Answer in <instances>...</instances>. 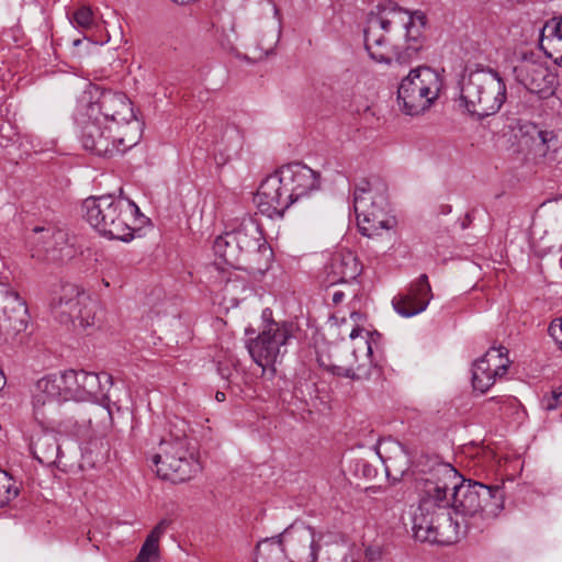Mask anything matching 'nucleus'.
Wrapping results in <instances>:
<instances>
[{
    "mask_svg": "<svg viewBox=\"0 0 562 562\" xmlns=\"http://www.w3.org/2000/svg\"><path fill=\"white\" fill-rule=\"evenodd\" d=\"M503 498L501 486L470 480L465 483L451 464L438 463L423 480L419 504L413 514L414 537L422 542L451 544L458 540L461 525L452 513L462 518L493 514Z\"/></svg>",
    "mask_w": 562,
    "mask_h": 562,
    "instance_id": "1",
    "label": "nucleus"
},
{
    "mask_svg": "<svg viewBox=\"0 0 562 562\" xmlns=\"http://www.w3.org/2000/svg\"><path fill=\"white\" fill-rule=\"evenodd\" d=\"M82 210L87 222L100 235L122 241L134 238L133 225L139 217L140 210L122 193L90 196L83 201Z\"/></svg>",
    "mask_w": 562,
    "mask_h": 562,
    "instance_id": "2",
    "label": "nucleus"
},
{
    "mask_svg": "<svg viewBox=\"0 0 562 562\" xmlns=\"http://www.w3.org/2000/svg\"><path fill=\"white\" fill-rule=\"evenodd\" d=\"M75 122L79 128L82 147L100 157L110 158L117 154H124L137 145L140 139L139 124H133L128 132H115L113 135L115 127L78 105L75 112Z\"/></svg>",
    "mask_w": 562,
    "mask_h": 562,
    "instance_id": "3",
    "label": "nucleus"
},
{
    "mask_svg": "<svg viewBox=\"0 0 562 562\" xmlns=\"http://www.w3.org/2000/svg\"><path fill=\"white\" fill-rule=\"evenodd\" d=\"M318 550L314 529L294 522L280 536L260 541L255 562H316Z\"/></svg>",
    "mask_w": 562,
    "mask_h": 562,
    "instance_id": "4",
    "label": "nucleus"
},
{
    "mask_svg": "<svg viewBox=\"0 0 562 562\" xmlns=\"http://www.w3.org/2000/svg\"><path fill=\"white\" fill-rule=\"evenodd\" d=\"M411 24L412 19L403 25L406 29L407 46L400 50L392 42V21L384 15L371 13L363 31L364 47L370 58L380 64H390L393 57L400 64L408 63L423 47L419 31L412 35Z\"/></svg>",
    "mask_w": 562,
    "mask_h": 562,
    "instance_id": "5",
    "label": "nucleus"
},
{
    "mask_svg": "<svg viewBox=\"0 0 562 562\" xmlns=\"http://www.w3.org/2000/svg\"><path fill=\"white\" fill-rule=\"evenodd\" d=\"M506 98V83L492 68L472 71L463 79L460 100L467 111L480 120L496 114Z\"/></svg>",
    "mask_w": 562,
    "mask_h": 562,
    "instance_id": "6",
    "label": "nucleus"
},
{
    "mask_svg": "<svg viewBox=\"0 0 562 562\" xmlns=\"http://www.w3.org/2000/svg\"><path fill=\"white\" fill-rule=\"evenodd\" d=\"M293 337L294 324L289 321H274L272 310L266 307L261 312L260 331L247 342V349L251 359L263 371L269 370L273 375L276 366L282 362Z\"/></svg>",
    "mask_w": 562,
    "mask_h": 562,
    "instance_id": "7",
    "label": "nucleus"
},
{
    "mask_svg": "<svg viewBox=\"0 0 562 562\" xmlns=\"http://www.w3.org/2000/svg\"><path fill=\"white\" fill-rule=\"evenodd\" d=\"M442 89L443 78L437 70L418 66L411 69L398 85V106L406 115H420L435 104Z\"/></svg>",
    "mask_w": 562,
    "mask_h": 562,
    "instance_id": "8",
    "label": "nucleus"
},
{
    "mask_svg": "<svg viewBox=\"0 0 562 562\" xmlns=\"http://www.w3.org/2000/svg\"><path fill=\"white\" fill-rule=\"evenodd\" d=\"M78 106L113 127L115 132H128L133 124H139L135 117L132 102L123 92L99 90L95 88L85 93L78 101Z\"/></svg>",
    "mask_w": 562,
    "mask_h": 562,
    "instance_id": "9",
    "label": "nucleus"
},
{
    "mask_svg": "<svg viewBox=\"0 0 562 562\" xmlns=\"http://www.w3.org/2000/svg\"><path fill=\"white\" fill-rule=\"evenodd\" d=\"M151 462L157 475L172 483L188 481L200 471V463L186 438L161 440Z\"/></svg>",
    "mask_w": 562,
    "mask_h": 562,
    "instance_id": "10",
    "label": "nucleus"
},
{
    "mask_svg": "<svg viewBox=\"0 0 562 562\" xmlns=\"http://www.w3.org/2000/svg\"><path fill=\"white\" fill-rule=\"evenodd\" d=\"M236 244L247 270L252 276H263L271 267L273 251L268 244L259 223L252 217H244L232 227Z\"/></svg>",
    "mask_w": 562,
    "mask_h": 562,
    "instance_id": "11",
    "label": "nucleus"
},
{
    "mask_svg": "<svg viewBox=\"0 0 562 562\" xmlns=\"http://www.w3.org/2000/svg\"><path fill=\"white\" fill-rule=\"evenodd\" d=\"M52 311L60 323L78 321L82 327L97 324L102 316L100 302L80 291L76 283H64L61 294L52 302Z\"/></svg>",
    "mask_w": 562,
    "mask_h": 562,
    "instance_id": "12",
    "label": "nucleus"
},
{
    "mask_svg": "<svg viewBox=\"0 0 562 562\" xmlns=\"http://www.w3.org/2000/svg\"><path fill=\"white\" fill-rule=\"evenodd\" d=\"M63 374H47L36 381L32 391V406L35 419L43 426H65L59 419L61 403L67 402Z\"/></svg>",
    "mask_w": 562,
    "mask_h": 562,
    "instance_id": "13",
    "label": "nucleus"
},
{
    "mask_svg": "<svg viewBox=\"0 0 562 562\" xmlns=\"http://www.w3.org/2000/svg\"><path fill=\"white\" fill-rule=\"evenodd\" d=\"M30 243L32 258L47 263L64 265L77 254L68 232L54 225L34 227Z\"/></svg>",
    "mask_w": 562,
    "mask_h": 562,
    "instance_id": "14",
    "label": "nucleus"
},
{
    "mask_svg": "<svg viewBox=\"0 0 562 562\" xmlns=\"http://www.w3.org/2000/svg\"><path fill=\"white\" fill-rule=\"evenodd\" d=\"M512 361L507 348L492 347L472 367V385L475 391L487 392L508 371Z\"/></svg>",
    "mask_w": 562,
    "mask_h": 562,
    "instance_id": "15",
    "label": "nucleus"
},
{
    "mask_svg": "<svg viewBox=\"0 0 562 562\" xmlns=\"http://www.w3.org/2000/svg\"><path fill=\"white\" fill-rule=\"evenodd\" d=\"M30 315L25 302L14 291H5L0 316V340L22 341L27 329Z\"/></svg>",
    "mask_w": 562,
    "mask_h": 562,
    "instance_id": "16",
    "label": "nucleus"
},
{
    "mask_svg": "<svg viewBox=\"0 0 562 562\" xmlns=\"http://www.w3.org/2000/svg\"><path fill=\"white\" fill-rule=\"evenodd\" d=\"M255 202L259 212L269 218L282 217L293 204L279 169L266 177L260 183Z\"/></svg>",
    "mask_w": 562,
    "mask_h": 562,
    "instance_id": "17",
    "label": "nucleus"
},
{
    "mask_svg": "<svg viewBox=\"0 0 562 562\" xmlns=\"http://www.w3.org/2000/svg\"><path fill=\"white\" fill-rule=\"evenodd\" d=\"M367 188H357L353 193V207L360 233L372 237L383 229L392 228L393 221L386 215L382 206H376Z\"/></svg>",
    "mask_w": 562,
    "mask_h": 562,
    "instance_id": "18",
    "label": "nucleus"
},
{
    "mask_svg": "<svg viewBox=\"0 0 562 562\" xmlns=\"http://www.w3.org/2000/svg\"><path fill=\"white\" fill-rule=\"evenodd\" d=\"M349 338L352 342L351 355L353 360L346 366L331 364L330 370L336 375L353 379L357 370L370 367L374 363V338L371 333L362 328H353Z\"/></svg>",
    "mask_w": 562,
    "mask_h": 562,
    "instance_id": "19",
    "label": "nucleus"
},
{
    "mask_svg": "<svg viewBox=\"0 0 562 562\" xmlns=\"http://www.w3.org/2000/svg\"><path fill=\"white\" fill-rule=\"evenodd\" d=\"M64 378V392L68 401H89L101 392V379L111 383L112 376L108 373L98 374L85 370H67L61 373Z\"/></svg>",
    "mask_w": 562,
    "mask_h": 562,
    "instance_id": "20",
    "label": "nucleus"
},
{
    "mask_svg": "<svg viewBox=\"0 0 562 562\" xmlns=\"http://www.w3.org/2000/svg\"><path fill=\"white\" fill-rule=\"evenodd\" d=\"M279 171L293 203L319 189V175L306 165L288 164L279 168Z\"/></svg>",
    "mask_w": 562,
    "mask_h": 562,
    "instance_id": "21",
    "label": "nucleus"
},
{
    "mask_svg": "<svg viewBox=\"0 0 562 562\" xmlns=\"http://www.w3.org/2000/svg\"><path fill=\"white\" fill-rule=\"evenodd\" d=\"M235 239L234 233L232 228H227L224 233L218 235L213 243V251L215 257L223 260L225 267H220L214 265L213 269L218 272L216 278L222 281H233L232 280V270L245 269V265L243 262L239 246Z\"/></svg>",
    "mask_w": 562,
    "mask_h": 562,
    "instance_id": "22",
    "label": "nucleus"
},
{
    "mask_svg": "<svg viewBox=\"0 0 562 562\" xmlns=\"http://www.w3.org/2000/svg\"><path fill=\"white\" fill-rule=\"evenodd\" d=\"M431 297L430 283H412L406 292L393 297L392 305L402 317H412L424 312Z\"/></svg>",
    "mask_w": 562,
    "mask_h": 562,
    "instance_id": "23",
    "label": "nucleus"
},
{
    "mask_svg": "<svg viewBox=\"0 0 562 562\" xmlns=\"http://www.w3.org/2000/svg\"><path fill=\"white\" fill-rule=\"evenodd\" d=\"M516 79L532 93L542 94L551 90L554 77L540 63L525 61L514 68Z\"/></svg>",
    "mask_w": 562,
    "mask_h": 562,
    "instance_id": "24",
    "label": "nucleus"
},
{
    "mask_svg": "<svg viewBox=\"0 0 562 562\" xmlns=\"http://www.w3.org/2000/svg\"><path fill=\"white\" fill-rule=\"evenodd\" d=\"M30 450L40 463L47 467L56 465L61 453L57 435L46 430H41L32 436Z\"/></svg>",
    "mask_w": 562,
    "mask_h": 562,
    "instance_id": "25",
    "label": "nucleus"
},
{
    "mask_svg": "<svg viewBox=\"0 0 562 562\" xmlns=\"http://www.w3.org/2000/svg\"><path fill=\"white\" fill-rule=\"evenodd\" d=\"M527 133L530 135L535 151L542 157H550L561 146L559 136L554 131L542 130L531 124Z\"/></svg>",
    "mask_w": 562,
    "mask_h": 562,
    "instance_id": "26",
    "label": "nucleus"
},
{
    "mask_svg": "<svg viewBox=\"0 0 562 562\" xmlns=\"http://www.w3.org/2000/svg\"><path fill=\"white\" fill-rule=\"evenodd\" d=\"M397 450L396 454L386 459L376 452L384 464L386 477L393 483L401 481L411 468V458L405 447L398 443Z\"/></svg>",
    "mask_w": 562,
    "mask_h": 562,
    "instance_id": "27",
    "label": "nucleus"
},
{
    "mask_svg": "<svg viewBox=\"0 0 562 562\" xmlns=\"http://www.w3.org/2000/svg\"><path fill=\"white\" fill-rule=\"evenodd\" d=\"M170 521L160 520L146 537L135 562H151L159 557V540L166 532Z\"/></svg>",
    "mask_w": 562,
    "mask_h": 562,
    "instance_id": "28",
    "label": "nucleus"
},
{
    "mask_svg": "<svg viewBox=\"0 0 562 562\" xmlns=\"http://www.w3.org/2000/svg\"><path fill=\"white\" fill-rule=\"evenodd\" d=\"M330 269L334 274L330 281H353L358 276L357 261L351 254L341 259H334Z\"/></svg>",
    "mask_w": 562,
    "mask_h": 562,
    "instance_id": "29",
    "label": "nucleus"
},
{
    "mask_svg": "<svg viewBox=\"0 0 562 562\" xmlns=\"http://www.w3.org/2000/svg\"><path fill=\"white\" fill-rule=\"evenodd\" d=\"M553 35L540 34V47L554 64L562 67V27L552 29Z\"/></svg>",
    "mask_w": 562,
    "mask_h": 562,
    "instance_id": "30",
    "label": "nucleus"
},
{
    "mask_svg": "<svg viewBox=\"0 0 562 562\" xmlns=\"http://www.w3.org/2000/svg\"><path fill=\"white\" fill-rule=\"evenodd\" d=\"M18 494L15 480L7 471L0 469V508L8 505Z\"/></svg>",
    "mask_w": 562,
    "mask_h": 562,
    "instance_id": "31",
    "label": "nucleus"
},
{
    "mask_svg": "<svg viewBox=\"0 0 562 562\" xmlns=\"http://www.w3.org/2000/svg\"><path fill=\"white\" fill-rule=\"evenodd\" d=\"M71 21L83 30H89L94 24L93 12L90 7L82 5L77 9L74 14Z\"/></svg>",
    "mask_w": 562,
    "mask_h": 562,
    "instance_id": "32",
    "label": "nucleus"
},
{
    "mask_svg": "<svg viewBox=\"0 0 562 562\" xmlns=\"http://www.w3.org/2000/svg\"><path fill=\"white\" fill-rule=\"evenodd\" d=\"M562 404V389L553 390L549 396L542 400V405L547 411H553Z\"/></svg>",
    "mask_w": 562,
    "mask_h": 562,
    "instance_id": "33",
    "label": "nucleus"
},
{
    "mask_svg": "<svg viewBox=\"0 0 562 562\" xmlns=\"http://www.w3.org/2000/svg\"><path fill=\"white\" fill-rule=\"evenodd\" d=\"M560 25L562 27V15H559V16H553L551 19H549L548 21H546L544 25L542 26L541 29V33L542 35H553V30L552 29H555L557 25Z\"/></svg>",
    "mask_w": 562,
    "mask_h": 562,
    "instance_id": "34",
    "label": "nucleus"
},
{
    "mask_svg": "<svg viewBox=\"0 0 562 562\" xmlns=\"http://www.w3.org/2000/svg\"><path fill=\"white\" fill-rule=\"evenodd\" d=\"M549 330L551 336L559 342L562 349V318L560 319L559 324L551 323Z\"/></svg>",
    "mask_w": 562,
    "mask_h": 562,
    "instance_id": "35",
    "label": "nucleus"
},
{
    "mask_svg": "<svg viewBox=\"0 0 562 562\" xmlns=\"http://www.w3.org/2000/svg\"><path fill=\"white\" fill-rule=\"evenodd\" d=\"M382 557V550L380 547H369L366 549V558L371 561L375 562L379 561Z\"/></svg>",
    "mask_w": 562,
    "mask_h": 562,
    "instance_id": "36",
    "label": "nucleus"
},
{
    "mask_svg": "<svg viewBox=\"0 0 562 562\" xmlns=\"http://www.w3.org/2000/svg\"><path fill=\"white\" fill-rule=\"evenodd\" d=\"M344 299H345V293L342 291L334 292V294H333V303L334 304L337 305V304L341 303L344 301Z\"/></svg>",
    "mask_w": 562,
    "mask_h": 562,
    "instance_id": "37",
    "label": "nucleus"
},
{
    "mask_svg": "<svg viewBox=\"0 0 562 562\" xmlns=\"http://www.w3.org/2000/svg\"><path fill=\"white\" fill-rule=\"evenodd\" d=\"M7 381L3 371L0 369V391L4 387Z\"/></svg>",
    "mask_w": 562,
    "mask_h": 562,
    "instance_id": "38",
    "label": "nucleus"
},
{
    "mask_svg": "<svg viewBox=\"0 0 562 562\" xmlns=\"http://www.w3.org/2000/svg\"><path fill=\"white\" fill-rule=\"evenodd\" d=\"M506 401H512V398H504V397H491L488 402H497V403H504Z\"/></svg>",
    "mask_w": 562,
    "mask_h": 562,
    "instance_id": "39",
    "label": "nucleus"
},
{
    "mask_svg": "<svg viewBox=\"0 0 562 562\" xmlns=\"http://www.w3.org/2000/svg\"><path fill=\"white\" fill-rule=\"evenodd\" d=\"M215 398H216L218 402H223V401H225L226 395H225V393L217 391V392H216V394H215Z\"/></svg>",
    "mask_w": 562,
    "mask_h": 562,
    "instance_id": "40",
    "label": "nucleus"
},
{
    "mask_svg": "<svg viewBox=\"0 0 562 562\" xmlns=\"http://www.w3.org/2000/svg\"><path fill=\"white\" fill-rule=\"evenodd\" d=\"M471 222H472V217H471V215H470V214H467V215H465V221L462 223V228H463V229H464V228H467V227H468V225H469Z\"/></svg>",
    "mask_w": 562,
    "mask_h": 562,
    "instance_id": "41",
    "label": "nucleus"
},
{
    "mask_svg": "<svg viewBox=\"0 0 562 562\" xmlns=\"http://www.w3.org/2000/svg\"><path fill=\"white\" fill-rule=\"evenodd\" d=\"M363 468H364V470H363L364 475L370 476L371 475V468H370V465L364 463Z\"/></svg>",
    "mask_w": 562,
    "mask_h": 562,
    "instance_id": "42",
    "label": "nucleus"
},
{
    "mask_svg": "<svg viewBox=\"0 0 562 562\" xmlns=\"http://www.w3.org/2000/svg\"><path fill=\"white\" fill-rule=\"evenodd\" d=\"M417 281H428L427 274H425V273L420 274L419 278L417 279Z\"/></svg>",
    "mask_w": 562,
    "mask_h": 562,
    "instance_id": "43",
    "label": "nucleus"
},
{
    "mask_svg": "<svg viewBox=\"0 0 562 562\" xmlns=\"http://www.w3.org/2000/svg\"><path fill=\"white\" fill-rule=\"evenodd\" d=\"M92 550L99 551V547L97 544H92Z\"/></svg>",
    "mask_w": 562,
    "mask_h": 562,
    "instance_id": "44",
    "label": "nucleus"
},
{
    "mask_svg": "<svg viewBox=\"0 0 562 562\" xmlns=\"http://www.w3.org/2000/svg\"><path fill=\"white\" fill-rule=\"evenodd\" d=\"M450 211H451L450 206L445 207V212H450Z\"/></svg>",
    "mask_w": 562,
    "mask_h": 562,
    "instance_id": "45",
    "label": "nucleus"
},
{
    "mask_svg": "<svg viewBox=\"0 0 562 562\" xmlns=\"http://www.w3.org/2000/svg\"><path fill=\"white\" fill-rule=\"evenodd\" d=\"M450 211H451L450 206L445 207V212H450Z\"/></svg>",
    "mask_w": 562,
    "mask_h": 562,
    "instance_id": "46",
    "label": "nucleus"
}]
</instances>
